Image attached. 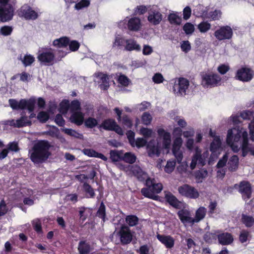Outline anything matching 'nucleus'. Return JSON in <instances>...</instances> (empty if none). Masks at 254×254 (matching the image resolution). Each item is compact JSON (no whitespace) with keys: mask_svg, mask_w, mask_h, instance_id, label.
Masks as SVG:
<instances>
[{"mask_svg":"<svg viewBox=\"0 0 254 254\" xmlns=\"http://www.w3.org/2000/svg\"><path fill=\"white\" fill-rule=\"evenodd\" d=\"M51 145L46 140H40L35 143L29 151L30 158L34 164H40L45 162L51 153L49 151Z\"/></svg>","mask_w":254,"mask_h":254,"instance_id":"f257e3e1","label":"nucleus"},{"mask_svg":"<svg viewBox=\"0 0 254 254\" xmlns=\"http://www.w3.org/2000/svg\"><path fill=\"white\" fill-rule=\"evenodd\" d=\"M8 102L10 107L13 110H23L27 109L29 112L34 111L36 101L34 99L30 98L29 100L21 99L18 102L16 99H10Z\"/></svg>","mask_w":254,"mask_h":254,"instance_id":"f03ea898","label":"nucleus"},{"mask_svg":"<svg viewBox=\"0 0 254 254\" xmlns=\"http://www.w3.org/2000/svg\"><path fill=\"white\" fill-rule=\"evenodd\" d=\"M13 7L9 3V0H0V20L6 22L11 20L13 16Z\"/></svg>","mask_w":254,"mask_h":254,"instance_id":"7ed1b4c3","label":"nucleus"},{"mask_svg":"<svg viewBox=\"0 0 254 254\" xmlns=\"http://www.w3.org/2000/svg\"><path fill=\"white\" fill-rule=\"evenodd\" d=\"M221 80V77L217 73L210 72L201 75V85L205 88L217 86Z\"/></svg>","mask_w":254,"mask_h":254,"instance_id":"20e7f679","label":"nucleus"},{"mask_svg":"<svg viewBox=\"0 0 254 254\" xmlns=\"http://www.w3.org/2000/svg\"><path fill=\"white\" fill-rule=\"evenodd\" d=\"M38 61L45 65H51L56 63V55L52 48L44 49L37 56Z\"/></svg>","mask_w":254,"mask_h":254,"instance_id":"39448f33","label":"nucleus"},{"mask_svg":"<svg viewBox=\"0 0 254 254\" xmlns=\"http://www.w3.org/2000/svg\"><path fill=\"white\" fill-rule=\"evenodd\" d=\"M234 187L238 189V191L241 194L244 200L246 201L252 197V187L249 181H241L239 185L235 184Z\"/></svg>","mask_w":254,"mask_h":254,"instance_id":"423d86ee","label":"nucleus"},{"mask_svg":"<svg viewBox=\"0 0 254 254\" xmlns=\"http://www.w3.org/2000/svg\"><path fill=\"white\" fill-rule=\"evenodd\" d=\"M178 190L181 195L188 198L196 199L199 196L198 190L194 187L188 184H184L180 186Z\"/></svg>","mask_w":254,"mask_h":254,"instance_id":"0eeeda50","label":"nucleus"},{"mask_svg":"<svg viewBox=\"0 0 254 254\" xmlns=\"http://www.w3.org/2000/svg\"><path fill=\"white\" fill-rule=\"evenodd\" d=\"M99 127H102L106 130L114 131L120 135H124L123 129L113 119L109 118L104 120Z\"/></svg>","mask_w":254,"mask_h":254,"instance_id":"6e6552de","label":"nucleus"},{"mask_svg":"<svg viewBox=\"0 0 254 254\" xmlns=\"http://www.w3.org/2000/svg\"><path fill=\"white\" fill-rule=\"evenodd\" d=\"M233 35V30L229 25L220 26L214 33V36L219 41L230 40Z\"/></svg>","mask_w":254,"mask_h":254,"instance_id":"1a4fd4ad","label":"nucleus"},{"mask_svg":"<svg viewBox=\"0 0 254 254\" xmlns=\"http://www.w3.org/2000/svg\"><path fill=\"white\" fill-rule=\"evenodd\" d=\"M163 189V185L161 183L154 184L151 189H142L141 190V194L145 197L157 200L158 196L155 195V193H159Z\"/></svg>","mask_w":254,"mask_h":254,"instance_id":"9d476101","label":"nucleus"},{"mask_svg":"<svg viewBox=\"0 0 254 254\" xmlns=\"http://www.w3.org/2000/svg\"><path fill=\"white\" fill-rule=\"evenodd\" d=\"M254 75V72L251 68L244 66L237 70L235 77L240 81L249 82L253 79Z\"/></svg>","mask_w":254,"mask_h":254,"instance_id":"9b49d317","label":"nucleus"},{"mask_svg":"<svg viewBox=\"0 0 254 254\" xmlns=\"http://www.w3.org/2000/svg\"><path fill=\"white\" fill-rule=\"evenodd\" d=\"M117 234L123 245L128 244L132 240V234L130 229L126 225H122Z\"/></svg>","mask_w":254,"mask_h":254,"instance_id":"f8f14e48","label":"nucleus"},{"mask_svg":"<svg viewBox=\"0 0 254 254\" xmlns=\"http://www.w3.org/2000/svg\"><path fill=\"white\" fill-rule=\"evenodd\" d=\"M18 15L24 18L26 20H35L38 14L28 4H24L18 10Z\"/></svg>","mask_w":254,"mask_h":254,"instance_id":"ddd939ff","label":"nucleus"},{"mask_svg":"<svg viewBox=\"0 0 254 254\" xmlns=\"http://www.w3.org/2000/svg\"><path fill=\"white\" fill-rule=\"evenodd\" d=\"M189 86V80L185 78L180 77L177 81H177L175 82L173 87V91L178 95H185Z\"/></svg>","mask_w":254,"mask_h":254,"instance_id":"4468645a","label":"nucleus"},{"mask_svg":"<svg viewBox=\"0 0 254 254\" xmlns=\"http://www.w3.org/2000/svg\"><path fill=\"white\" fill-rule=\"evenodd\" d=\"M164 198L167 203L175 209H180L183 207V203L170 191L165 192Z\"/></svg>","mask_w":254,"mask_h":254,"instance_id":"2eb2a0df","label":"nucleus"},{"mask_svg":"<svg viewBox=\"0 0 254 254\" xmlns=\"http://www.w3.org/2000/svg\"><path fill=\"white\" fill-rule=\"evenodd\" d=\"M241 137V131L236 128L230 129L228 130L226 142L231 146L234 142H238Z\"/></svg>","mask_w":254,"mask_h":254,"instance_id":"dca6fc26","label":"nucleus"},{"mask_svg":"<svg viewBox=\"0 0 254 254\" xmlns=\"http://www.w3.org/2000/svg\"><path fill=\"white\" fill-rule=\"evenodd\" d=\"M163 15L158 10L150 9L148 12L147 20L152 25H158L162 20Z\"/></svg>","mask_w":254,"mask_h":254,"instance_id":"f3484780","label":"nucleus"},{"mask_svg":"<svg viewBox=\"0 0 254 254\" xmlns=\"http://www.w3.org/2000/svg\"><path fill=\"white\" fill-rule=\"evenodd\" d=\"M156 238L167 249H171L174 246L175 240L170 235L157 234Z\"/></svg>","mask_w":254,"mask_h":254,"instance_id":"a211bd4d","label":"nucleus"},{"mask_svg":"<svg viewBox=\"0 0 254 254\" xmlns=\"http://www.w3.org/2000/svg\"><path fill=\"white\" fill-rule=\"evenodd\" d=\"M217 239L219 243L223 246L230 245L234 241L232 235L228 232H223L218 234Z\"/></svg>","mask_w":254,"mask_h":254,"instance_id":"6ab92c4d","label":"nucleus"},{"mask_svg":"<svg viewBox=\"0 0 254 254\" xmlns=\"http://www.w3.org/2000/svg\"><path fill=\"white\" fill-rule=\"evenodd\" d=\"M141 26V20L138 17H131L128 20L127 23V28L131 31H138L140 29Z\"/></svg>","mask_w":254,"mask_h":254,"instance_id":"aec40b11","label":"nucleus"},{"mask_svg":"<svg viewBox=\"0 0 254 254\" xmlns=\"http://www.w3.org/2000/svg\"><path fill=\"white\" fill-rule=\"evenodd\" d=\"M157 133L160 137L163 138V146L165 148H169L171 144V134L165 131L163 128H159L157 130Z\"/></svg>","mask_w":254,"mask_h":254,"instance_id":"412c9836","label":"nucleus"},{"mask_svg":"<svg viewBox=\"0 0 254 254\" xmlns=\"http://www.w3.org/2000/svg\"><path fill=\"white\" fill-rule=\"evenodd\" d=\"M93 249L86 240L80 241L78 243L77 250L79 254H90Z\"/></svg>","mask_w":254,"mask_h":254,"instance_id":"4be33fe9","label":"nucleus"},{"mask_svg":"<svg viewBox=\"0 0 254 254\" xmlns=\"http://www.w3.org/2000/svg\"><path fill=\"white\" fill-rule=\"evenodd\" d=\"M177 214L182 222L193 224L192 218L190 216V213L188 210L182 209L177 212Z\"/></svg>","mask_w":254,"mask_h":254,"instance_id":"5701e85b","label":"nucleus"},{"mask_svg":"<svg viewBox=\"0 0 254 254\" xmlns=\"http://www.w3.org/2000/svg\"><path fill=\"white\" fill-rule=\"evenodd\" d=\"M70 121L72 123L80 126L84 122V114L80 111L72 113L70 117Z\"/></svg>","mask_w":254,"mask_h":254,"instance_id":"b1692460","label":"nucleus"},{"mask_svg":"<svg viewBox=\"0 0 254 254\" xmlns=\"http://www.w3.org/2000/svg\"><path fill=\"white\" fill-rule=\"evenodd\" d=\"M131 171L139 181H144L147 177V173L143 172L140 167L138 166L132 167Z\"/></svg>","mask_w":254,"mask_h":254,"instance_id":"393cba45","label":"nucleus"},{"mask_svg":"<svg viewBox=\"0 0 254 254\" xmlns=\"http://www.w3.org/2000/svg\"><path fill=\"white\" fill-rule=\"evenodd\" d=\"M239 160V158L236 155H234L230 157L228 162V170L230 172H235L238 169Z\"/></svg>","mask_w":254,"mask_h":254,"instance_id":"a878e982","label":"nucleus"},{"mask_svg":"<svg viewBox=\"0 0 254 254\" xmlns=\"http://www.w3.org/2000/svg\"><path fill=\"white\" fill-rule=\"evenodd\" d=\"M83 191L85 193V197L87 198H94L95 193L94 189L87 182H84L82 186Z\"/></svg>","mask_w":254,"mask_h":254,"instance_id":"bb28decb","label":"nucleus"},{"mask_svg":"<svg viewBox=\"0 0 254 254\" xmlns=\"http://www.w3.org/2000/svg\"><path fill=\"white\" fill-rule=\"evenodd\" d=\"M152 141H150L147 145V149L148 150V154L149 157H153L154 155L158 157L160 154V149L158 146L152 145Z\"/></svg>","mask_w":254,"mask_h":254,"instance_id":"cd10ccee","label":"nucleus"},{"mask_svg":"<svg viewBox=\"0 0 254 254\" xmlns=\"http://www.w3.org/2000/svg\"><path fill=\"white\" fill-rule=\"evenodd\" d=\"M69 39L67 37H63L54 40L53 45L58 48H65L69 44Z\"/></svg>","mask_w":254,"mask_h":254,"instance_id":"c85d7f7f","label":"nucleus"},{"mask_svg":"<svg viewBox=\"0 0 254 254\" xmlns=\"http://www.w3.org/2000/svg\"><path fill=\"white\" fill-rule=\"evenodd\" d=\"M126 46L125 50L128 51H131L133 50L140 51V46L137 44L136 41L133 39H127L126 40Z\"/></svg>","mask_w":254,"mask_h":254,"instance_id":"c756f323","label":"nucleus"},{"mask_svg":"<svg viewBox=\"0 0 254 254\" xmlns=\"http://www.w3.org/2000/svg\"><path fill=\"white\" fill-rule=\"evenodd\" d=\"M206 213V209L204 207H199L195 212L194 218H192L193 223H197L203 219L205 217Z\"/></svg>","mask_w":254,"mask_h":254,"instance_id":"7c9ffc66","label":"nucleus"},{"mask_svg":"<svg viewBox=\"0 0 254 254\" xmlns=\"http://www.w3.org/2000/svg\"><path fill=\"white\" fill-rule=\"evenodd\" d=\"M16 127L20 128L26 126H30L32 125V122L28 119V117L26 116H21L19 119L16 120Z\"/></svg>","mask_w":254,"mask_h":254,"instance_id":"2f4dec72","label":"nucleus"},{"mask_svg":"<svg viewBox=\"0 0 254 254\" xmlns=\"http://www.w3.org/2000/svg\"><path fill=\"white\" fill-rule=\"evenodd\" d=\"M96 215L98 218L101 219L103 222H105L106 220V206L104 202L102 201L100 205L97 210Z\"/></svg>","mask_w":254,"mask_h":254,"instance_id":"473e14b6","label":"nucleus"},{"mask_svg":"<svg viewBox=\"0 0 254 254\" xmlns=\"http://www.w3.org/2000/svg\"><path fill=\"white\" fill-rule=\"evenodd\" d=\"M241 221L248 228L251 227L254 225V218L246 214L242 215Z\"/></svg>","mask_w":254,"mask_h":254,"instance_id":"72a5a7b5","label":"nucleus"},{"mask_svg":"<svg viewBox=\"0 0 254 254\" xmlns=\"http://www.w3.org/2000/svg\"><path fill=\"white\" fill-rule=\"evenodd\" d=\"M221 142L219 136L215 137L214 140L210 143V151L212 153H216L221 147Z\"/></svg>","mask_w":254,"mask_h":254,"instance_id":"f704fd0d","label":"nucleus"},{"mask_svg":"<svg viewBox=\"0 0 254 254\" xmlns=\"http://www.w3.org/2000/svg\"><path fill=\"white\" fill-rule=\"evenodd\" d=\"M168 19L170 24L176 25H181L182 21L181 17L175 13H170L168 15Z\"/></svg>","mask_w":254,"mask_h":254,"instance_id":"c9c22d12","label":"nucleus"},{"mask_svg":"<svg viewBox=\"0 0 254 254\" xmlns=\"http://www.w3.org/2000/svg\"><path fill=\"white\" fill-rule=\"evenodd\" d=\"M61 130L64 133L76 138L82 139L83 137L82 134L71 128H61Z\"/></svg>","mask_w":254,"mask_h":254,"instance_id":"e433bc0d","label":"nucleus"},{"mask_svg":"<svg viewBox=\"0 0 254 254\" xmlns=\"http://www.w3.org/2000/svg\"><path fill=\"white\" fill-rule=\"evenodd\" d=\"M217 235L216 232H206L203 236V239L207 243H212L217 239Z\"/></svg>","mask_w":254,"mask_h":254,"instance_id":"4c0bfd02","label":"nucleus"},{"mask_svg":"<svg viewBox=\"0 0 254 254\" xmlns=\"http://www.w3.org/2000/svg\"><path fill=\"white\" fill-rule=\"evenodd\" d=\"M84 126L88 128H93L98 125L97 120L93 117H88L84 121Z\"/></svg>","mask_w":254,"mask_h":254,"instance_id":"58836bf2","label":"nucleus"},{"mask_svg":"<svg viewBox=\"0 0 254 254\" xmlns=\"http://www.w3.org/2000/svg\"><path fill=\"white\" fill-rule=\"evenodd\" d=\"M136 156L131 152H126L122 157V160L129 164H133L136 161Z\"/></svg>","mask_w":254,"mask_h":254,"instance_id":"ea45409f","label":"nucleus"},{"mask_svg":"<svg viewBox=\"0 0 254 254\" xmlns=\"http://www.w3.org/2000/svg\"><path fill=\"white\" fill-rule=\"evenodd\" d=\"M126 221L129 226L133 227L138 224L139 219L136 215H129L126 217Z\"/></svg>","mask_w":254,"mask_h":254,"instance_id":"a19ab883","label":"nucleus"},{"mask_svg":"<svg viewBox=\"0 0 254 254\" xmlns=\"http://www.w3.org/2000/svg\"><path fill=\"white\" fill-rule=\"evenodd\" d=\"M117 80L119 84L124 87L128 86L131 82L130 80L126 75L123 74H121Z\"/></svg>","mask_w":254,"mask_h":254,"instance_id":"79ce46f5","label":"nucleus"},{"mask_svg":"<svg viewBox=\"0 0 254 254\" xmlns=\"http://www.w3.org/2000/svg\"><path fill=\"white\" fill-rule=\"evenodd\" d=\"M70 111L72 113L78 112L81 110V104L77 100H74L69 103Z\"/></svg>","mask_w":254,"mask_h":254,"instance_id":"37998d69","label":"nucleus"},{"mask_svg":"<svg viewBox=\"0 0 254 254\" xmlns=\"http://www.w3.org/2000/svg\"><path fill=\"white\" fill-rule=\"evenodd\" d=\"M110 158L113 162H118L122 160V153L117 150L110 151Z\"/></svg>","mask_w":254,"mask_h":254,"instance_id":"c03bdc74","label":"nucleus"},{"mask_svg":"<svg viewBox=\"0 0 254 254\" xmlns=\"http://www.w3.org/2000/svg\"><path fill=\"white\" fill-rule=\"evenodd\" d=\"M21 60L25 67L31 65L35 61L34 57L31 55H26L23 59Z\"/></svg>","mask_w":254,"mask_h":254,"instance_id":"a18cd8bd","label":"nucleus"},{"mask_svg":"<svg viewBox=\"0 0 254 254\" xmlns=\"http://www.w3.org/2000/svg\"><path fill=\"white\" fill-rule=\"evenodd\" d=\"M197 27L201 33H205L211 28V24L207 21H202L198 25Z\"/></svg>","mask_w":254,"mask_h":254,"instance_id":"49530a36","label":"nucleus"},{"mask_svg":"<svg viewBox=\"0 0 254 254\" xmlns=\"http://www.w3.org/2000/svg\"><path fill=\"white\" fill-rule=\"evenodd\" d=\"M152 120V118L151 115L148 112H144L141 116L142 123L146 126L149 125Z\"/></svg>","mask_w":254,"mask_h":254,"instance_id":"de8ad7c7","label":"nucleus"},{"mask_svg":"<svg viewBox=\"0 0 254 254\" xmlns=\"http://www.w3.org/2000/svg\"><path fill=\"white\" fill-rule=\"evenodd\" d=\"M182 238L184 240L182 237ZM184 240L185 241L184 245L187 246L186 249L187 250H190L191 249L194 248L196 245V243L192 238L186 237L184 238Z\"/></svg>","mask_w":254,"mask_h":254,"instance_id":"09e8293b","label":"nucleus"},{"mask_svg":"<svg viewBox=\"0 0 254 254\" xmlns=\"http://www.w3.org/2000/svg\"><path fill=\"white\" fill-rule=\"evenodd\" d=\"M70 110L69 102L68 100L63 101L60 104V111L63 113H66Z\"/></svg>","mask_w":254,"mask_h":254,"instance_id":"8fccbe9b","label":"nucleus"},{"mask_svg":"<svg viewBox=\"0 0 254 254\" xmlns=\"http://www.w3.org/2000/svg\"><path fill=\"white\" fill-rule=\"evenodd\" d=\"M37 119L42 123H46L49 119V115L44 111L40 112L37 115Z\"/></svg>","mask_w":254,"mask_h":254,"instance_id":"3c124183","label":"nucleus"},{"mask_svg":"<svg viewBox=\"0 0 254 254\" xmlns=\"http://www.w3.org/2000/svg\"><path fill=\"white\" fill-rule=\"evenodd\" d=\"M176 162L175 160L168 161L165 167L164 170L167 173H172L174 170L176 166Z\"/></svg>","mask_w":254,"mask_h":254,"instance_id":"603ef678","label":"nucleus"},{"mask_svg":"<svg viewBox=\"0 0 254 254\" xmlns=\"http://www.w3.org/2000/svg\"><path fill=\"white\" fill-rule=\"evenodd\" d=\"M183 143V140L181 137H177L174 140L173 146H172V150H180L182 146Z\"/></svg>","mask_w":254,"mask_h":254,"instance_id":"864d4df0","label":"nucleus"},{"mask_svg":"<svg viewBox=\"0 0 254 254\" xmlns=\"http://www.w3.org/2000/svg\"><path fill=\"white\" fill-rule=\"evenodd\" d=\"M147 140L143 138L138 137L134 141V146H136L138 148L147 146Z\"/></svg>","mask_w":254,"mask_h":254,"instance_id":"5fc2aeb1","label":"nucleus"},{"mask_svg":"<svg viewBox=\"0 0 254 254\" xmlns=\"http://www.w3.org/2000/svg\"><path fill=\"white\" fill-rule=\"evenodd\" d=\"M207 173L206 170L198 171L195 173V178L198 182H201L202 180L206 177Z\"/></svg>","mask_w":254,"mask_h":254,"instance_id":"6e6d98bb","label":"nucleus"},{"mask_svg":"<svg viewBox=\"0 0 254 254\" xmlns=\"http://www.w3.org/2000/svg\"><path fill=\"white\" fill-rule=\"evenodd\" d=\"M254 112L250 110H246L240 113V117L243 120H250L253 117Z\"/></svg>","mask_w":254,"mask_h":254,"instance_id":"4d7b16f0","label":"nucleus"},{"mask_svg":"<svg viewBox=\"0 0 254 254\" xmlns=\"http://www.w3.org/2000/svg\"><path fill=\"white\" fill-rule=\"evenodd\" d=\"M69 50L72 52L77 51L80 47V43L76 40L69 41Z\"/></svg>","mask_w":254,"mask_h":254,"instance_id":"13d9d810","label":"nucleus"},{"mask_svg":"<svg viewBox=\"0 0 254 254\" xmlns=\"http://www.w3.org/2000/svg\"><path fill=\"white\" fill-rule=\"evenodd\" d=\"M221 15V11L216 9L214 11H210L209 13V17L211 18L212 20H218L220 19Z\"/></svg>","mask_w":254,"mask_h":254,"instance_id":"bf43d9fd","label":"nucleus"},{"mask_svg":"<svg viewBox=\"0 0 254 254\" xmlns=\"http://www.w3.org/2000/svg\"><path fill=\"white\" fill-rule=\"evenodd\" d=\"M127 136L130 145L132 147H134L135 133L131 130H127Z\"/></svg>","mask_w":254,"mask_h":254,"instance_id":"052dcab7","label":"nucleus"},{"mask_svg":"<svg viewBox=\"0 0 254 254\" xmlns=\"http://www.w3.org/2000/svg\"><path fill=\"white\" fill-rule=\"evenodd\" d=\"M122 124L129 128L132 127V122L127 115H124L122 118Z\"/></svg>","mask_w":254,"mask_h":254,"instance_id":"680f3d73","label":"nucleus"},{"mask_svg":"<svg viewBox=\"0 0 254 254\" xmlns=\"http://www.w3.org/2000/svg\"><path fill=\"white\" fill-rule=\"evenodd\" d=\"M12 32V28L9 26H4L1 27L0 33L3 36H8L11 34Z\"/></svg>","mask_w":254,"mask_h":254,"instance_id":"e2e57ef3","label":"nucleus"},{"mask_svg":"<svg viewBox=\"0 0 254 254\" xmlns=\"http://www.w3.org/2000/svg\"><path fill=\"white\" fill-rule=\"evenodd\" d=\"M250 235V233L247 230H242L239 235V241L242 243L246 242L248 239V237Z\"/></svg>","mask_w":254,"mask_h":254,"instance_id":"0e129e2a","label":"nucleus"},{"mask_svg":"<svg viewBox=\"0 0 254 254\" xmlns=\"http://www.w3.org/2000/svg\"><path fill=\"white\" fill-rule=\"evenodd\" d=\"M140 133L142 135L144 138H148L151 137L152 130L151 129L142 127L140 129Z\"/></svg>","mask_w":254,"mask_h":254,"instance_id":"69168bd1","label":"nucleus"},{"mask_svg":"<svg viewBox=\"0 0 254 254\" xmlns=\"http://www.w3.org/2000/svg\"><path fill=\"white\" fill-rule=\"evenodd\" d=\"M183 30L187 34H191L194 30V26L191 23L187 22L184 25Z\"/></svg>","mask_w":254,"mask_h":254,"instance_id":"338daca9","label":"nucleus"},{"mask_svg":"<svg viewBox=\"0 0 254 254\" xmlns=\"http://www.w3.org/2000/svg\"><path fill=\"white\" fill-rule=\"evenodd\" d=\"M228 156L227 154L226 153L222 157V158L218 161L216 165V167L217 168H221L224 167L226 165V163L228 161Z\"/></svg>","mask_w":254,"mask_h":254,"instance_id":"774afa93","label":"nucleus"}]
</instances>
